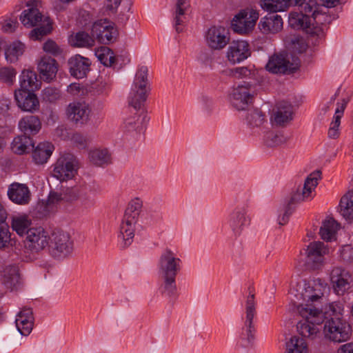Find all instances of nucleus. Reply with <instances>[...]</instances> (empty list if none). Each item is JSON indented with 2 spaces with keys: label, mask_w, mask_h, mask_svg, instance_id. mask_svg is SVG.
<instances>
[{
  "label": "nucleus",
  "mask_w": 353,
  "mask_h": 353,
  "mask_svg": "<svg viewBox=\"0 0 353 353\" xmlns=\"http://www.w3.org/2000/svg\"><path fill=\"white\" fill-rule=\"evenodd\" d=\"M148 74V69L146 66H141L138 69L128 97L130 110L123 121L122 130L125 134L132 137L139 134L149 121L145 108L150 92Z\"/></svg>",
  "instance_id": "f257e3e1"
},
{
  "label": "nucleus",
  "mask_w": 353,
  "mask_h": 353,
  "mask_svg": "<svg viewBox=\"0 0 353 353\" xmlns=\"http://www.w3.org/2000/svg\"><path fill=\"white\" fill-rule=\"evenodd\" d=\"M319 8L315 0L301 3L298 7L299 12L290 14V26L296 30H303L312 37H322L323 30L320 24L323 23L325 16L319 11Z\"/></svg>",
  "instance_id": "f03ea898"
},
{
  "label": "nucleus",
  "mask_w": 353,
  "mask_h": 353,
  "mask_svg": "<svg viewBox=\"0 0 353 353\" xmlns=\"http://www.w3.org/2000/svg\"><path fill=\"white\" fill-rule=\"evenodd\" d=\"M321 174L320 170L312 172L305 180L303 187L292 192L289 198H286L283 201L279 210L277 221L279 225H283L288 223L289 217L293 213L298 203L310 201L313 198L314 190L321 179Z\"/></svg>",
  "instance_id": "7ed1b4c3"
},
{
  "label": "nucleus",
  "mask_w": 353,
  "mask_h": 353,
  "mask_svg": "<svg viewBox=\"0 0 353 353\" xmlns=\"http://www.w3.org/2000/svg\"><path fill=\"white\" fill-rule=\"evenodd\" d=\"M296 312L303 318L296 325L299 334L310 340L319 337L325 319L323 311L318 307H312L309 304L301 303L297 305Z\"/></svg>",
  "instance_id": "20e7f679"
},
{
  "label": "nucleus",
  "mask_w": 353,
  "mask_h": 353,
  "mask_svg": "<svg viewBox=\"0 0 353 353\" xmlns=\"http://www.w3.org/2000/svg\"><path fill=\"white\" fill-rule=\"evenodd\" d=\"M73 246V241L69 232L55 229L50 234L48 251L52 257H66L72 253Z\"/></svg>",
  "instance_id": "39448f33"
},
{
  "label": "nucleus",
  "mask_w": 353,
  "mask_h": 353,
  "mask_svg": "<svg viewBox=\"0 0 353 353\" xmlns=\"http://www.w3.org/2000/svg\"><path fill=\"white\" fill-rule=\"evenodd\" d=\"M245 321L241 334V345L245 348L254 346L255 339V328L253 319L256 314L254 294L250 292L245 301Z\"/></svg>",
  "instance_id": "423d86ee"
},
{
  "label": "nucleus",
  "mask_w": 353,
  "mask_h": 353,
  "mask_svg": "<svg viewBox=\"0 0 353 353\" xmlns=\"http://www.w3.org/2000/svg\"><path fill=\"white\" fill-rule=\"evenodd\" d=\"M323 333L325 338L337 343L349 339L351 334L350 325L341 318L334 316L324 321Z\"/></svg>",
  "instance_id": "0eeeda50"
},
{
  "label": "nucleus",
  "mask_w": 353,
  "mask_h": 353,
  "mask_svg": "<svg viewBox=\"0 0 353 353\" xmlns=\"http://www.w3.org/2000/svg\"><path fill=\"white\" fill-rule=\"evenodd\" d=\"M326 290V285L320 281H314L312 283H305L299 286L297 294L298 301H303L298 305L309 304L312 307H317V305L322 299L323 293Z\"/></svg>",
  "instance_id": "6e6552de"
},
{
  "label": "nucleus",
  "mask_w": 353,
  "mask_h": 353,
  "mask_svg": "<svg viewBox=\"0 0 353 353\" xmlns=\"http://www.w3.org/2000/svg\"><path fill=\"white\" fill-rule=\"evenodd\" d=\"M78 162L77 159L70 154L59 157L52 170V176L57 179L63 181L72 179L77 172Z\"/></svg>",
  "instance_id": "1a4fd4ad"
},
{
  "label": "nucleus",
  "mask_w": 353,
  "mask_h": 353,
  "mask_svg": "<svg viewBox=\"0 0 353 353\" xmlns=\"http://www.w3.org/2000/svg\"><path fill=\"white\" fill-rule=\"evenodd\" d=\"M181 260L171 249L165 248L161 253L157 267L159 276H176L181 270Z\"/></svg>",
  "instance_id": "9d476101"
},
{
  "label": "nucleus",
  "mask_w": 353,
  "mask_h": 353,
  "mask_svg": "<svg viewBox=\"0 0 353 353\" xmlns=\"http://www.w3.org/2000/svg\"><path fill=\"white\" fill-rule=\"evenodd\" d=\"M297 60L287 53L276 54L272 56L266 69L274 74H286L294 72L298 68Z\"/></svg>",
  "instance_id": "9b49d317"
},
{
  "label": "nucleus",
  "mask_w": 353,
  "mask_h": 353,
  "mask_svg": "<svg viewBox=\"0 0 353 353\" xmlns=\"http://www.w3.org/2000/svg\"><path fill=\"white\" fill-rule=\"evenodd\" d=\"M329 253L330 248L323 242H312L305 250V265L310 269H318L323 265L324 256Z\"/></svg>",
  "instance_id": "f8f14e48"
},
{
  "label": "nucleus",
  "mask_w": 353,
  "mask_h": 353,
  "mask_svg": "<svg viewBox=\"0 0 353 353\" xmlns=\"http://www.w3.org/2000/svg\"><path fill=\"white\" fill-rule=\"evenodd\" d=\"M259 13L253 9H245L234 16L232 21V27L234 32L245 34L254 27Z\"/></svg>",
  "instance_id": "ddd939ff"
},
{
  "label": "nucleus",
  "mask_w": 353,
  "mask_h": 353,
  "mask_svg": "<svg viewBox=\"0 0 353 353\" xmlns=\"http://www.w3.org/2000/svg\"><path fill=\"white\" fill-rule=\"evenodd\" d=\"M50 235L41 228H30L24 241L26 249L37 252L48 248Z\"/></svg>",
  "instance_id": "4468645a"
},
{
  "label": "nucleus",
  "mask_w": 353,
  "mask_h": 353,
  "mask_svg": "<svg viewBox=\"0 0 353 353\" xmlns=\"http://www.w3.org/2000/svg\"><path fill=\"white\" fill-rule=\"evenodd\" d=\"M208 47L212 50L223 49L230 41L229 32L223 26L210 28L205 35Z\"/></svg>",
  "instance_id": "2eb2a0df"
},
{
  "label": "nucleus",
  "mask_w": 353,
  "mask_h": 353,
  "mask_svg": "<svg viewBox=\"0 0 353 353\" xmlns=\"http://www.w3.org/2000/svg\"><path fill=\"white\" fill-rule=\"evenodd\" d=\"M253 91L248 83L234 87L230 95L232 105L238 110H243L252 102Z\"/></svg>",
  "instance_id": "dca6fc26"
},
{
  "label": "nucleus",
  "mask_w": 353,
  "mask_h": 353,
  "mask_svg": "<svg viewBox=\"0 0 353 353\" xmlns=\"http://www.w3.org/2000/svg\"><path fill=\"white\" fill-rule=\"evenodd\" d=\"M91 110L85 103L73 102L66 108L68 119L77 125L82 126L87 123L90 119Z\"/></svg>",
  "instance_id": "f3484780"
},
{
  "label": "nucleus",
  "mask_w": 353,
  "mask_h": 353,
  "mask_svg": "<svg viewBox=\"0 0 353 353\" xmlns=\"http://www.w3.org/2000/svg\"><path fill=\"white\" fill-rule=\"evenodd\" d=\"M92 34L99 42L107 44L114 41L117 34V30L107 20H99L92 25Z\"/></svg>",
  "instance_id": "a211bd4d"
},
{
  "label": "nucleus",
  "mask_w": 353,
  "mask_h": 353,
  "mask_svg": "<svg viewBox=\"0 0 353 353\" xmlns=\"http://www.w3.org/2000/svg\"><path fill=\"white\" fill-rule=\"evenodd\" d=\"M251 54L250 46L245 41H233L229 44L226 57L228 60L233 63H240L248 59Z\"/></svg>",
  "instance_id": "6ab92c4d"
},
{
  "label": "nucleus",
  "mask_w": 353,
  "mask_h": 353,
  "mask_svg": "<svg viewBox=\"0 0 353 353\" xmlns=\"http://www.w3.org/2000/svg\"><path fill=\"white\" fill-rule=\"evenodd\" d=\"M351 276L350 273L341 267L333 268L330 273V281L334 292L343 294L350 288Z\"/></svg>",
  "instance_id": "aec40b11"
},
{
  "label": "nucleus",
  "mask_w": 353,
  "mask_h": 353,
  "mask_svg": "<svg viewBox=\"0 0 353 353\" xmlns=\"http://www.w3.org/2000/svg\"><path fill=\"white\" fill-rule=\"evenodd\" d=\"M7 194L12 202L21 205L28 204L32 196L27 185L17 182H14L9 185Z\"/></svg>",
  "instance_id": "412c9836"
},
{
  "label": "nucleus",
  "mask_w": 353,
  "mask_h": 353,
  "mask_svg": "<svg viewBox=\"0 0 353 353\" xmlns=\"http://www.w3.org/2000/svg\"><path fill=\"white\" fill-rule=\"evenodd\" d=\"M293 107L286 101L279 102L274 110L271 117L274 124L278 126H284L292 120Z\"/></svg>",
  "instance_id": "4be33fe9"
},
{
  "label": "nucleus",
  "mask_w": 353,
  "mask_h": 353,
  "mask_svg": "<svg viewBox=\"0 0 353 353\" xmlns=\"http://www.w3.org/2000/svg\"><path fill=\"white\" fill-rule=\"evenodd\" d=\"M14 97L18 106L23 111L32 112L39 108V100L31 91L18 90L15 91Z\"/></svg>",
  "instance_id": "5701e85b"
},
{
  "label": "nucleus",
  "mask_w": 353,
  "mask_h": 353,
  "mask_svg": "<svg viewBox=\"0 0 353 353\" xmlns=\"http://www.w3.org/2000/svg\"><path fill=\"white\" fill-rule=\"evenodd\" d=\"M249 223L250 219L244 207L236 208L230 214L229 225L235 235H239Z\"/></svg>",
  "instance_id": "b1692460"
},
{
  "label": "nucleus",
  "mask_w": 353,
  "mask_h": 353,
  "mask_svg": "<svg viewBox=\"0 0 353 353\" xmlns=\"http://www.w3.org/2000/svg\"><path fill=\"white\" fill-rule=\"evenodd\" d=\"M38 1H29L28 8L24 10L20 15V20L26 27L36 26L39 22L42 21L43 15L37 8Z\"/></svg>",
  "instance_id": "393cba45"
},
{
  "label": "nucleus",
  "mask_w": 353,
  "mask_h": 353,
  "mask_svg": "<svg viewBox=\"0 0 353 353\" xmlns=\"http://www.w3.org/2000/svg\"><path fill=\"white\" fill-rule=\"evenodd\" d=\"M190 7L188 0H176L173 12V25L176 32H183L186 23V13Z\"/></svg>",
  "instance_id": "a878e982"
},
{
  "label": "nucleus",
  "mask_w": 353,
  "mask_h": 353,
  "mask_svg": "<svg viewBox=\"0 0 353 353\" xmlns=\"http://www.w3.org/2000/svg\"><path fill=\"white\" fill-rule=\"evenodd\" d=\"M70 72L72 76L81 79L85 77L89 70L90 61L88 59L76 54L68 61Z\"/></svg>",
  "instance_id": "bb28decb"
},
{
  "label": "nucleus",
  "mask_w": 353,
  "mask_h": 353,
  "mask_svg": "<svg viewBox=\"0 0 353 353\" xmlns=\"http://www.w3.org/2000/svg\"><path fill=\"white\" fill-rule=\"evenodd\" d=\"M38 70L41 78L50 82L55 78L58 70L56 61L50 57H43L38 63Z\"/></svg>",
  "instance_id": "cd10ccee"
},
{
  "label": "nucleus",
  "mask_w": 353,
  "mask_h": 353,
  "mask_svg": "<svg viewBox=\"0 0 353 353\" xmlns=\"http://www.w3.org/2000/svg\"><path fill=\"white\" fill-rule=\"evenodd\" d=\"M283 28V20L278 14H269L263 17L259 23V28L263 34H275Z\"/></svg>",
  "instance_id": "c85d7f7f"
},
{
  "label": "nucleus",
  "mask_w": 353,
  "mask_h": 353,
  "mask_svg": "<svg viewBox=\"0 0 353 353\" xmlns=\"http://www.w3.org/2000/svg\"><path fill=\"white\" fill-rule=\"evenodd\" d=\"M79 191L78 199H79L81 205L88 208L94 205L95 202L94 197L100 191V188L94 183H85L81 185Z\"/></svg>",
  "instance_id": "c756f323"
},
{
  "label": "nucleus",
  "mask_w": 353,
  "mask_h": 353,
  "mask_svg": "<svg viewBox=\"0 0 353 353\" xmlns=\"http://www.w3.org/2000/svg\"><path fill=\"white\" fill-rule=\"evenodd\" d=\"M33 320L32 312L30 308H24L18 314L15 323L21 334L28 336L31 332Z\"/></svg>",
  "instance_id": "7c9ffc66"
},
{
  "label": "nucleus",
  "mask_w": 353,
  "mask_h": 353,
  "mask_svg": "<svg viewBox=\"0 0 353 353\" xmlns=\"http://www.w3.org/2000/svg\"><path fill=\"white\" fill-rule=\"evenodd\" d=\"M137 223V220L123 216L120 225L119 237L122 239L125 247L130 245L132 242Z\"/></svg>",
  "instance_id": "2f4dec72"
},
{
  "label": "nucleus",
  "mask_w": 353,
  "mask_h": 353,
  "mask_svg": "<svg viewBox=\"0 0 353 353\" xmlns=\"http://www.w3.org/2000/svg\"><path fill=\"white\" fill-rule=\"evenodd\" d=\"M19 128L23 134L30 137L37 134L41 128V123L37 116L28 115L19 121Z\"/></svg>",
  "instance_id": "473e14b6"
},
{
  "label": "nucleus",
  "mask_w": 353,
  "mask_h": 353,
  "mask_svg": "<svg viewBox=\"0 0 353 353\" xmlns=\"http://www.w3.org/2000/svg\"><path fill=\"white\" fill-rule=\"evenodd\" d=\"M340 228L339 223L332 217H326L322 222L319 230L321 238L326 241H332L336 239L337 231Z\"/></svg>",
  "instance_id": "72a5a7b5"
},
{
  "label": "nucleus",
  "mask_w": 353,
  "mask_h": 353,
  "mask_svg": "<svg viewBox=\"0 0 353 353\" xmlns=\"http://www.w3.org/2000/svg\"><path fill=\"white\" fill-rule=\"evenodd\" d=\"M54 150L53 145L48 141L39 143L32 149V159L36 164L46 163Z\"/></svg>",
  "instance_id": "f704fd0d"
},
{
  "label": "nucleus",
  "mask_w": 353,
  "mask_h": 353,
  "mask_svg": "<svg viewBox=\"0 0 353 353\" xmlns=\"http://www.w3.org/2000/svg\"><path fill=\"white\" fill-rule=\"evenodd\" d=\"M3 283L11 290L17 289L21 284L19 268L16 265H8L3 272Z\"/></svg>",
  "instance_id": "c9c22d12"
},
{
  "label": "nucleus",
  "mask_w": 353,
  "mask_h": 353,
  "mask_svg": "<svg viewBox=\"0 0 353 353\" xmlns=\"http://www.w3.org/2000/svg\"><path fill=\"white\" fill-rule=\"evenodd\" d=\"M20 86L21 88L19 90L31 92L39 89L40 82L35 72L29 69L23 70L20 76Z\"/></svg>",
  "instance_id": "e433bc0d"
},
{
  "label": "nucleus",
  "mask_w": 353,
  "mask_h": 353,
  "mask_svg": "<svg viewBox=\"0 0 353 353\" xmlns=\"http://www.w3.org/2000/svg\"><path fill=\"white\" fill-rule=\"evenodd\" d=\"M34 148V143L30 137L19 135L16 137L11 143V149L15 154H23Z\"/></svg>",
  "instance_id": "4c0bfd02"
},
{
  "label": "nucleus",
  "mask_w": 353,
  "mask_h": 353,
  "mask_svg": "<svg viewBox=\"0 0 353 353\" xmlns=\"http://www.w3.org/2000/svg\"><path fill=\"white\" fill-rule=\"evenodd\" d=\"M161 283L159 286L160 293L166 297L172 299L176 297L177 289L176 285V276H159Z\"/></svg>",
  "instance_id": "58836bf2"
},
{
  "label": "nucleus",
  "mask_w": 353,
  "mask_h": 353,
  "mask_svg": "<svg viewBox=\"0 0 353 353\" xmlns=\"http://www.w3.org/2000/svg\"><path fill=\"white\" fill-rule=\"evenodd\" d=\"M340 213L346 220L353 219V190L349 191L341 198Z\"/></svg>",
  "instance_id": "ea45409f"
},
{
  "label": "nucleus",
  "mask_w": 353,
  "mask_h": 353,
  "mask_svg": "<svg viewBox=\"0 0 353 353\" xmlns=\"http://www.w3.org/2000/svg\"><path fill=\"white\" fill-rule=\"evenodd\" d=\"M307 346L303 339L292 336L285 343V353H307Z\"/></svg>",
  "instance_id": "a19ab883"
},
{
  "label": "nucleus",
  "mask_w": 353,
  "mask_h": 353,
  "mask_svg": "<svg viewBox=\"0 0 353 353\" xmlns=\"http://www.w3.org/2000/svg\"><path fill=\"white\" fill-rule=\"evenodd\" d=\"M25 46L20 41H14L5 48V57L7 61L13 63L18 60L24 52Z\"/></svg>",
  "instance_id": "79ce46f5"
},
{
  "label": "nucleus",
  "mask_w": 353,
  "mask_h": 353,
  "mask_svg": "<svg viewBox=\"0 0 353 353\" xmlns=\"http://www.w3.org/2000/svg\"><path fill=\"white\" fill-rule=\"evenodd\" d=\"M89 157L95 165L103 166L111 163V155L107 149H95L90 151Z\"/></svg>",
  "instance_id": "37998d69"
},
{
  "label": "nucleus",
  "mask_w": 353,
  "mask_h": 353,
  "mask_svg": "<svg viewBox=\"0 0 353 353\" xmlns=\"http://www.w3.org/2000/svg\"><path fill=\"white\" fill-rule=\"evenodd\" d=\"M260 6L264 10L271 12L283 11L290 6L287 0H261Z\"/></svg>",
  "instance_id": "c03bdc74"
},
{
  "label": "nucleus",
  "mask_w": 353,
  "mask_h": 353,
  "mask_svg": "<svg viewBox=\"0 0 353 353\" xmlns=\"http://www.w3.org/2000/svg\"><path fill=\"white\" fill-rule=\"evenodd\" d=\"M288 140V137H285L281 132H267L264 135L263 141L266 146L270 148L278 147L285 143Z\"/></svg>",
  "instance_id": "a18cd8bd"
},
{
  "label": "nucleus",
  "mask_w": 353,
  "mask_h": 353,
  "mask_svg": "<svg viewBox=\"0 0 353 353\" xmlns=\"http://www.w3.org/2000/svg\"><path fill=\"white\" fill-rule=\"evenodd\" d=\"M72 45L79 48H90L94 45V39L85 32H79L71 38Z\"/></svg>",
  "instance_id": "49530a36"
},
{
  "label": "nucleus",
  "mask_w": 353,
  "mask_h": 353,
  "mask_svg": "<svg viewBox=\"0 0 353 353\" xmlns=\"http://www.w3.org/2000/svg\"><path fill=\"white\" fill-rule=\"evenodd\" d=\"M100 62L105 66H112L116 61L113 52L107 47H102L95 52Z\"/></svg>",
  "instance_id": "de8ad7c7"
},
{
  "label": "nucleus",
  "mask_w": 353,
  "mask_h": 353,
  "mask_svg": "<svg viewBox=\"0 0 353 353\" xmlns=\"http://www.w3.org/2000/svg\"><path fill=\"white\" fill-rule=\"evenodd\" d=\"M29 226L30 222L25 216H16L12 219V228L21 236L27 234V232L30 230L28 229Z\"/></svg>",
  "instance_id": "09e8293b"
},
{
  "label": "nucleus",
  "mask_w": 353,
  "mask_h": 353,
  "mask_svg": "<svg viewBox=\"0 0 353 353\" xmlns=\"http://www.w3.org/2000/svg\"><path fill=\"white\" fill-rule=\"evenodd\" d=\"M246 120L249 125L259 127L265 122V116L261 110L254 109L248 112Z\"/></svg>",
  "instance_id": "8fccbe9b"
},
{
  "label": "nucleus",
  "mask_w": 353,
  "mask_h": 353,
  "mask_svg": "<svg viewBox=\"0 0 353 353\" xmlns=\"http://www.w3.org/2000/svg\"><path fill=\"white\" fill-rule=\"evenodd\" d=\"M43 22L45 24L33 29L30 32V37L32 39H41L43 36L50 32L52 30L51 23L48 20V19H45Z\"/></svg>",
  "instance_id": "3c124183"
},
{
  "label": "nucleus",
  "mask_w": 353,
  "mask_h": 353,
  "mask_svg": "<svg viewBox=\"0 0 353 353\" xmlns=\"http://www.w3.org/2000/svg\"><path fill=\"white\" fill-rule=\"evenodd\" d=\"M142 207V202L139 199L132 200L128 205L126 209L124 216H129L138 221L141 209Z\"/></svg>",
  "instance_id": "603ef678"
},
{
  "label": "nucleus",
  "mask_w": 353,
  "mask_h": 353,
  "mask_svg": "<svg viewBox=\"0 0 353 353\" xmlns=\"http://www.w3.org/2000/svg\"><path fill=\"white\" fill-rule=\"evenodd\" d=\"M17 72L11 67H3L0 68V80L3 83L11 85L13 83Z\"/></svg>",
  "instance_id": "864d4df0"
},
{
  "label": "nucleus",
  "mask_w": 353,
  "mask_h": 353,
  "mask_svg": "<svg viewBox=\"0 0 353 353\" xmlns=\"http://www.w3.org/2000/svg\"><path fill=\"white\" fill-rule=\"evenodd\" d=\"M11 244V234L7 225H0V249L8 248Z\"/></svg>",
  "instance_id": "5fc2aeb1"
},
{
  "label": "nucleus",
  "mask_w": 353,
  "mask_h": 353,
  "mask_svg": "<svg viewBox=\"0 0 353 353\" xmlns=\"http://www.w3.org/2000/svg\"><path fill=\"white\" fill-rule=\"evenodd\" d=\"M43 99L48 102H54L60 97V92L58 89L52 87H48L42 91Z\"/></svg>",
  "instance_id": "6e6d98bb"
},
{
  "label": "nucleus",
  "mask_w": 353,
  "mask_h": 353,
  "mask_svg": "<svg viewBox=\"0 0 353 353\" xmlns=\"http://www.w3.org/2000/svg\"><path fill=\"white\" fill-rule=\"evenodd\" d=\"M346 103L345 102L343 104L339 105L335 111V114L334 116L333 121L330 124V128L334 129L336 130H339V127L341 123V119L343 114V112L345 110Z\"/></svg>",
  "instance_id": "4d7b16f0"
},
{
  "label": "nucleus",
  "mask_w": 353,
  "mask_h": 353,
  "mask_svg": "<svg viewBox=\"0 0 353 353\" xmlns=\"http://www.w3.org/2000/svg\"><path fill=\"white\" fill-rule=\"evenodd\" d=\"M81 185L71 188H66L63 192V199L66 201H72L78 199Z\"/></svg>",
  "instance_id": "13d9d810"
},
{
  "label": "nucleus",
  "mask_w": 353,
  "mask_h": 353,
  "mask_svg": "<svg viewBox=\"0 0 353 353\" xmlns=\"http://www.w3.org/2000/svg\"><path fill=\"white\" fill-rule=\"evenodd\" d=\"M17 24L15 19H8L0 23V28L3 32L12 33L16 30Z\"/></svg>",
  "instance_id": "bf43d9fd"
},
{
  "label": "nucleus",
  "mask_w": 353,
  "mask_h": 353,
  "mask_svg": "<svg viewBox=\"0 0 353 353\" xmlns=\"http://www.w3.org/2000/svg\"><path fill=\"white\" fill-rule=\"evenodd\" d=\"M122 0H105V10L108 15L114 14Z\"/></svg>",
  "instance_id": "052dcab7"
},
{
  "label": "nucleus",
  "mask_w": 353,
  "mask_h": 353,
  "mask_svg": "<svg viewBox=\"0 0 353 353\" xmlns=\"http://www.w3.org/2000/svg\"><path fill=\"white\" fill-rule=\"evenodd\" d=\"M43 49L45 52L57 55L61 53V50L57 43L52 40H48L44 43Z\"/></svg>",
  "instance_id": "680f3d73"
},
{
  "label": "nucleus",
  "mask_w": 353,
  "mask_h": 353,
  "mask_svg": "<svg viewBox=\"0 0 353 353\" xmlns=\"http://www.w3.org/2000/svg\"><path fill=\"white\" fill-rule=\"evenodd\" d=\"M231 74L238 78L245 77L251 74V71L246 67H239L231 70Z\"/></svg>",
  "instance_id": "e2e57ef3"
},
{
  "label": "nucleus",
  "mask_w": 353,
  "mask_h": 353,
  "mask_svg": "<svg viewBox=\"0 0 353 353\" xmlns=\"http://www.w3.org/2000/svg\"><path fill=\"white\" fill-rule=\"evenodd\" d=\"M71 141L79 148H84L85 145V139L79 133L74 134L71 137Z\"/></svg>",
  "instance_id": "0e129e2a"
},
{
  "label": "nucleus",
  "mask_w": 353,
  "mask_h": 353,
  "mask_svg": "<svg viewBox=\"0 0 353 353\" xmlns=\"http://www.w3.org/2000/svg\"><path fill=\"white\" fill-rule=\"evenodd\" d=\"M67 91L73 96L80 95L81 92H83L82 87L80 85V84L77 83H71L68 86Z\"/></svg>",
  "instance_id": "69168bd1"
},
{
  "label": "nucleus",
  "mask_w": 353,
  "mask_h": 353,
  "mask_svg": "<svg viewBox=\"0 0 353 353\" xmlns=\"http://www.w3.org/2000/svg\"><path fill=\"white\" fill-rule=\"evenodd\" d=\"M200 101L203 105V108L207 110L210 111L212 106V99L205 94H201L199 97Z\"/></svg>",
  "instance_id": "338daca9"
},
{
  "label": "nucleus",
  "mask_w": 353,
  "mask_h": 353,
  "mask_svg": "<svg viewBox=\"0 0 353 353\" xmlns=\"http://www.w3.org/2000/svg\"><path fill=\"white\" fill-rule=\"evenodd\" d=\"M199 59L204 64H209L212 61V52L210 51L201 52L199 56Z\"/></svg>",
  "instance_id": "774afa93"
}]
</instances>
